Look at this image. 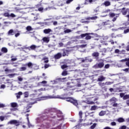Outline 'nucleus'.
Instances as JSON below:
<instances>
[{"label":"nucleus","mask_w":129,"mask_h":129,"mask_svg":"<svg viewBox=\"0 0 129 129\" xmlns=\"http://www.w3.org/2000/svg\"><path fill=\"white\" fill-rule=\"evenodd\" d=\"M63 99H64L66 101H68V102H71V103H73V104H74V105H75V106H78V102H77V100L74 99L73 97H69L63 98Z\"/></svg>","instance_id":"f257e3e1"},{"label":"nucleus","mask_w":129,"mask_h":129,"mask_svg":"<svg viewBox=\"0 0 129 129\" xmlns=\"http://www.w3.org/2000/svg\"><path fill=\"white\" fill-rule=\"evenodd\" d=\"M90 35H93V33H84V34H81L80 36H78V37L79 39H83V38H85V40H91L92 37Z\"/></svg>","instance_id":"f03ea898"},{"label":"nucleus","mask_w":129,"mask_h":129,"mask_svg":"<svg viewBox=\"0 0 129 129\" xmlns=\"http://www.w3.org/2000/svg\"><path fill=\"white\" fill-rule=\"evenodd\" d=\"M104 67V61L102 60V62H99L93 66V68L94 69H101Z\"/></svg>","instance_id":"7ed1b4c3"},{"label":"nucleus","mask_w":129,"mask_h":129,"mask_svg":"<svg viewBox=\"0 0 129 129\" xmlns=\"http://www.w3.org/2000/svg\"><path fill=\"white\" fill-rule=\"evenodd\" d=\"M8 123H10V124H15L16 126H19L20 125V122L17 120H11Z\"/></svg>","instance_id":"20e7f679"},{"label":"nucleus","mask_w":129,"mask_h":129,"mask_svg":"<svg viewBox=\"0 0 129 129\" xmlns=\"http://www.w3.org/2000/svg\"><path fill=\"white\" fill-rule=\"evenodd\" d=\"M120 97L123 98V100H126V99H129V94H126L124 95V93H121L119 94Z\"/></svg>","instance_id":"39448f33"},{"label":"nucleus","mask_w":129,"mask_h":129,"mask_svg":"<svg viewBox=\"0 0 129 129\" xmlns=\"http://www.w3.org/2000/svg\"><path fill=\"white\" fill-rule=\"evenodd\" d=\"M35 103H37V101H35L34 102H31L30 104H28L27 106L26 107V112H30V110L29 109L32 108V105H33V104H35Z\"/></svg>","instance_id":"423d86ee"},{"label":"nucleus","mask_w":129,"mask_h":129,"mask_svg":"<svg viewBox=\"0 0 129 129\" xmlns=\"http://www.w3.org/2000/svg\"><path fill=\"white\" fill-rule=\"evenodd\" d=\"M119 11H120V13H121L123 16H125V15L127 14V9L125 10V8L120 9Z\"/></svg>","instance_id":"0eeeda50"},{"label":"nucleus","mask_w":129,"mask_h":129,"mask_svg":"<svg viewBox=\"0 0 129 129\" xmlns=\"http://www.w3.org/2000/svg\"><path fill=\"white\" fill-rule=\"evenodd\" d=\"M67 87L68 88L70 89V88H73V87H75V85L73 83V82H68L67 83Z\"/></svg>","instance_id":"6e6552de"},{"label":"nucleus","mask_w":129,"mask_h":129,"mask_svg":"<svg viewBox=\"0 0 129 129\" xmlns=\"http://www.w3.org/2000/svg\"><path fill=\"white\" fill-rule=\"evenodd\" d=\"M61 57H62V54H61V53H60V52H58L56 54L54 55V58L56 60H57L58 59H60V58H61Z\"/></svg>","instance_id":"1a4fd4ad"},{"label":"nucleus","mask_w":129,"mask_h":129,"mask_svg":"<svg viewBox=\"0 0 129 129\" xmlns=\"http://www.w3.org/2000/svg\"><path fill=\"white\" fill-rule=\"evenodd\" d=\"M105 80V77H104L103 76H99L97 81L98 82H102V81H104Z\"/></svg>","instance_id":"9d476101"},{"label":"nucleus","mask_w":129,"mask_h":129,"mask_svg":"<svg viewBox=\"0 0 129 129\" xmlns=\"http://www.w3.org/2000/svg\"><path fill=\"white\" fill-rule=\"evenodd\" d=\"M39 46H36L34 44L31 45L30 47H28V49L29 50H35V49H36V48H39Z\"/></svg>","instance_id":"9b49d317"},{"label":"nucleus","mask_w":129,"mask_h":129,"mask_svg":"<svg viewBox=\"0 0 129 129\" xmlns=\"http://www.w3.org/2000/svg\"><path fill=\"white\" fill-rule=\"evenodd\" d=\"M52 32H53V31L50 28L45 29L43 30L44 34H49V33H52Z\"/></svg>","instance_id":"f8f14e48"},{"label":"nucleus","mask_w":129,"mask_h":129,"mask_svg":"<svg viewBox=\"0 0 129 129\" xmlns=\"http://www.w3.org/2000/svg\"><path fill=\"white\" fill-rule=\"evenodd\" d=\"M109 101L110 102H111V104H112V103H115V102H116V101H117V99H116V98L114 97H113L109 100Z\"/></svg>","instance_id":"ddd939ff"},{"label":"nucleus","mask_w":129,"mask_h":129,"mask_svg":"<svg viewBox=\"0 0 129 129\" xmlns=\"http://www.w3.org/2000/svg\"><path fill=\"white\" fill-rule=\"evenodd\" d=\"M46 84H47V81H43L42 82H41L38 83V85L39 86H45Z\"/></svg>","instance_id":"4468645a"},{"label":"nucleus","mask_w":129,"mask_h":129,"mask_svg":"<svg viewBox=\"0 0 129 129\" xmlns=\"http://www.w3.org/2000/svg\"><path fill=\"white\" fill-rule=\"evenodd\" d=\"M40 118V120H42L43 121V120H47V119H48V117L47 115H42L41 116Z\"/></svg>","instance_id":"2eb2a0df"},{"label":"nucleus","mask_w":129,"mask_h":129,"mask_svg":"<svg viewBox=\"0 0 129 129\" xmlns=\"http://www.w3.org/2000/svg\"><path fill=\"white\" fill-rule=\"evenodd\" d=\"M42 41H43V42H45V43H49V42H50V38L47 37H44L42 38Z\"/></svg>","instance_id":"dca6fc26"},{"label":"nucleus","mask_w":129,"mask_h":129,"mask_svg":"<svg viewBox=\"0 0 129 129\" xmlns=\"http://www.w3.org/2000/svg\"><path fill=\"white\" fill-rule=\"evenodd\" d=\"M70 52V50L68 49H63V52H62V56L63 57H65L66 56L67 54L69 53Z\"/></svg>","instance_id":"f3484780"},{"label":"nucleus","mask_w":129,"mask_h":129,"mask_svg":"<svg viewBox=\"0 0 129 129\" xmlns=\"http://www.w3.org/2000/svg\"><path fill=\"white\" fill-rule=\"evenodd\" d=\"M16 33V32H14V30L13 29H10L9 31H8V35L9 36H13V35H15V33Z\"/></svg>","instance_id":"a211bd4d"},{"label":"nucleus","mask_w":129,"mask_h":129,"mask_svg":"<svg viewBox=\"0 0 129 129\" xmlns=\"http://www.w3.org/2000/svg\"><path fill=\"white\" fill-rule=\"evenodd\" d=\"M92 57L97 58L98 57H99V53H98V52H95L92 54Z\"/></svg>","instance_id":"6ab92c4d"},{"label":"nucleus","mask_w":129,"mask_h":129,"mask_svg":"<svg viewBox=\"0 0 129 129\" xmlns=\"http://www.w3.org/2000/svg\"><path fill=\"white\" fill-rule=\"evenodd\" d=\"M16 97L18 99L21 98V95H23V93L22 92H19L18 93L16 94Z\"/></svg>","instance_id":"aec40b11"},{"label":"nucleus","mask_w":129,"mask_h":129,"mask_svg":"<svg viewBox=\"0 0 129 129\" xmlns=\"http://www.w3.org/2000/svg\"><path fill=\"white\" fill-rule=\"evenodd\" d=\"M103 5L105 7H109V6H110V2L109 1H105L103 4Z\"/></svg>","instance_id":"412c9836"},{"label":"nucleus","mask_w":129,"mask_h":129,"mask_svg":"<svg viewBox=\"0 0 129 129\" xmlns=\"http://www.w3.org/2000/svg\"><path fill=\"white\" fill-rule=\"evenodd\" d=\"M96 19H97V16L85 18V20H96Z\"/></svg>","instance_id":"4be33fe9"},{"label":"nucleus","mask_w":129,"mask_h":129,"mask_svg":"<svg viewBox=\"0 0 129 129\" xmlns=\"http://www.w3.org/2000/svg\"><path fill=\"white\" fill-rule=\"evenodd\" d=\"M118 122H124V119L122 117H119L116 120Z\"/></svg>","instance_id":"5701e85b"},{"label":"nucleus","mask_w":129,"mask_h":129,"mask_svg":"<svg viewBox=\"0 0 129 129\" xmlns=\"http://www.w3.org/2000/svg\"><path fill=\"white\" fill-rule=\"evenodd\" d=\"M105 113H106V111H101L99 113V116H103V115H105Z\"/></svg>","instance_id":"b1692460"},{"label":"nucleus","mask_w":129,"mask_h":129,"mask_svg":"<svg viewBox=\"0 0 129 129\" xmlns=\"http://www.w3.org/2000/svg\"><path fill=\"white\" fill-rule=\"evenodd\" d=\"M26 66H28V67H29V68H32L33 67V66H34V64L31 62H28V63H26L25 64Z\"/></svg>","instance_id":"393cba45"},{"label":"nucleus","mask_w":129,"mask_h":129,"mask_svg":"<svg viewBox=\"0 0 129 129\" xmlns=\"http://www.w3.org/2000/svg\"><path fill=\"white\" fill-rule=\"evenodd\" d=\"M1 51L3 53H8V48L6 47H2Z\"/></svg>","instance_id":"a878e982"},{"label":"nucleus","mask_w":129,"mask_h":129,"mask_svg":"<svg viewBox=\"0 0 129 129\" xmlns=\"http://www.w3.org/2000/svg\"><path fill=\"white\" fill-rule=\"evenodd\" d=\"M17 75V74H9L8 75V77H9V78H13L15 77Z\"/></svg>","instance_id":"bb28decb"},{"label":"nucleus","mask_w":129,"mask_h":129,"mask_svg":"<svg viewBox=\"0 0 129 129\" xmlns=\"http://www.w3.org/2000/svg\"><path fill=\"white\" fill-rule=\"evenodd\" d=\"M110 21H109V20H108L106 22H104L102 23V25H103L104 26H106L107 25H110Z\"/></svg>","instance_id":"cd10ccee"},{"label":"nucleus","mask_w":129,"mask_h":129,"mask_svg":"<svg viewBox=\"0 0 129 129\" xmlns=\"http://www.w3.org/2000/svg\"><path fill=\"white\" fill-rule=\"evenodd\" d=\"M98 85L100 86V87H104V86H105V83L99 82Z\"/></svg>","instance_id":"c85d7f7f"},{"label":"nucleus","mask_w":129,"mask_h":129,"mask_svg":"<svg viewBox=\"0 0 129 129\" xmlns=\"http://www.w3.org/2000/svg\"><path fill=\"white\" fill-rule=\"evenodd\" d=\"M42 60L44 61V63H48V62H49V59H48V57H43Z\"/></svg>","instance_id":"c756f323"},{"label":"nucleus","mask_w":129,"mask_h":129,"mask_svg":"<svg viewBox=\"0 0 129 129\" xmlns=\"http://www.w3.org/2000/svg\"><path fill=\"white\" fill-rule=\"evenodd\" d=\"M26 30L28 32H30V31H32L33 30V28H32V27H31L30 26H28L26 27Z\"/></svg>","instance_id":"7c9ffc66"},{"label":"nucleus","mask_w":129,"mask_h":129,"mask_svg":"<svg viewBox=\"0 0 129 129\" xmlns=\"http://www.w3.org/2000/svg\"><path fill=\"white\" fill-rule=\"evenodd\" d=\"M72 32V30L71 29H66L64 31V34H68V33H71Z\"/></svg>","instance_id":"2f4dec72"},{"label":"nucleus","mask_w":129,"mask_h":129,"mask_svg":"<svg viewBox=\"0 0 129 129\" xmlns=\"http://www.w3.org/2000/svg\"><path fill=\"white\" fill-rule=\"evenodd\" d=\"M96 109H97V106H92L91 108V110H96Z\"/></svg>","instance_id":"473e14b6"},{"label":"nucleus","mask_w":129,"mask_h":129,"mask_svg":"<svg viewBox=\"0 0 129 129\" xmlns=\"http://www.w3.org/2000/svg\"><path fill=\"white\" fill-rule=\"evenodd\" d=\"M97 124L96 123H93V124L91 126L90 128H91V129H94V128H95V127H96Z\"/></svg>","instance_id":"72a5a7b5"},{"label":"nucleus","mask_w":129,"mask_h":129,"mask_svg":"<svg viewBox=\"0 0 129 129\" xmlns=\"http://www.w3.org/2000/svg\"><path fill=\"white\" fill-rule=\"evenodd\" d=\"M11 106L12 107H17V106H18V104H17V103H12Z\"/></svg>","instance_id":"f704fd0d"},{"label":"nucleus","mask_w":129,"mask_h":129,"mask_svg":"<svg viewBox=\"0 0 129 129\" xmlns=\"http://www.w3.org/2000/svg\"><path fill=\"white\" fill-rule=\"evenodd\" d=\"M43 26H50V22H43Z\"/></svg>","instance_id":"c9c22d12"},{"label":"nucleus","mask_w":129,"mask_h":129,"mask_svg":"<svg viewBox=\"0 0 129 129\" xmlns=\"http://www.w3.org/2000/svg\"><path fill=\"white\" fill-rule=\"evenodd\" d=\"M109 16L110 18H113L114 17H115V14L110 13L109 14Z\"/></svg>","instance_id":"e433bc0d"},{"label":"nucleus","mask_w":129,"mask_h":129,"mask_svg":"<svg viewBox=\"0 0 129 129\" xmlns=\"http://www.w3.org/2000/svg\"><path fill=\"white\" fill-rule=\"evenodd\" d=\"M68 74V73H67V71H63L62 72L61 75L62 76H66Z\"/></svg>","instance_id":"4c0bfd02"},{"label":"nucleus","mask_w":129,"mask_h":129,"mask_svg":"<svg viewBox=\"0 0 129 129\" xmlns=\"http://www.w3.org/2000/svg\"><path fill=\"white\" fill-rule=\"evenodd\" d=\"M3 15L4 17H10V13H9L8 12L5 13Z\"/></svg>","instance_id":"58836bf2"},{"label":"nucleus","mask_w":129,"mask_h":129,"mask_svg":"<svg viewBox=\"0 0 129 129\" xmlns=\"http://www.w3.org/2000/svg\"><path fill=\"white\" fill-rule=\"evenodd\" d=\"M25 70H27L26 67H22L20 68V71H25Z\"/></svg>","instance_id":"ea45409f"},{"label":"nucleus","mask_w":129,"mask_h":129,"mask_svg":"<svg viewBox=\"0 0 129 129\" xmlns=\"http://www.w3.org/2000/svg\"><path fill=\"white\" fill-rule=\"evenodd\" d=\"M67 67H68V66L66 64H63L62 66H61V69H65L67 68Z\"/></svg>","instance_id":"a19ab883"},{"label":"nucleus","mask_w":129,"mask_h":129,"mask_svg":"<svg viewBox=\"0 0 129 129\" xmlns=\"http://www.w3.org/2000/svg\"><path fill=\"white\" fill-rule=\"evenodd\" d=\"M7 117V116H1V121H4V120H5V118Z\"/></svg>","instance_id":"79ce46f5"},{"label":"nucleus","mask_w":129,"mask_h":129,"mask_svg":"<svg viewBox=\"0 0 129 129\" xmlns=\"http://www.w3.org/2000/svg\"><path fill=\"white\" fill-rule=\"evenodd\" d=\"M111 125H112V126H114L115 125H116V122H114V121H113V122H111V123H110Z\"/></svg>","instance_id":"37998d69"},{"label":"nucleus","mask_w":129,"mask_h":129,"mask_svg":"<svg viewBox=\"0 0 129 129\" xmlns=\"http://www.w3.org/2000/svg\"><path fill=\"white\" fill-rule=\"evenodd\" d=\"M79 114L80 118H82V114H83L82 111H80L79 113Z\"/></svg>","instance_id":"c03bdc74"},{"label":"nucleus","mask_w":129,"mask_h":129,"mask_svg":"<svg viewBox=\"0 0 129 129\" xmlns=\"http://www.w3.org/2000/svg\"><path fill=\"white\" fill-rule=\"evenodd\" d=\"M112 106L113 107H117L118 104L116 102L113 103Z\"/></svg>","instance_id":"a18cd8bd"},{"label":"nucleus","mask_w":129,"mask_h":129,"mask_svg":"<svg viewBox=\"0 0 129 129\" xmlns=\"http://www.w3.org/2000/svg\"><path fill=\"white\" fill-rule=\"evenodd\" d=\"M105 85H110L111 84H112V83H111V82H106L105 83Z\"/></svg>","instance_id":"49530a36"},{"label":"nucleus","mask_w":129,"mask_h":129,"mask_svg":"<svg viewBox=\"0 0 129 129\" xmlns=\"http://www.w3.org/2000/svg\"><path fill=\"white\" fill-rule=\"evenodd\" d=\"M10 17H11V18H16V15L14 14V13H11L10 15Z\"/></svg>","instance_id":"de8ad7c7"},{"label":"nucleus","mask_w":129,"mask_h":129,"mask_svg":"<svg viewBox=\"0 0 129 129\" xmlns=\"http://www.w3.org/2000/svg\"><path fill=\"white\" fill-rule=\"evenodd\" d=\"M5 72H12V70H9V69L7 68L5 70Z\"/></svg>","instance_id":"09e8293b"},{"label":"nucleus","mask_w":129,"mask_h":129,"mask_svg":"<svg viewBox=\"0 0 129 129\" xmlns=\"http://www.w3.org/2000/svg\"><path fill=\"white\" fill-rule=\"evenodd\" d=\"M128 32H129V29H127L124 30L123 33L127 34V33H128Z\"/></svg>","instance_id":"8fccbe9b"},{"label":"nucleus","mask_w":129,"mask_h":129,"mask_svg":"<svg viewBox=\"0 0 129 129\" xmlns=\"http://www.w3.org/2000/svg\"><path fill=\"white\" fill-rule=\"evenodd\" d=\"M128 71H129V68H126L122 70V71H124V72H126V73L128 72Z\"/></svg>","instance_id":"3c124183"},{"label":"nucleus","mask_w":129,"mask_h":129,"mask_svg":"<svg viewBox=\"0 0 129 129\" xmlns=\"http://www.w3.org/2000/svg\"><path fill=\"white\" fill-rule=\"evenodd\" d=\"M87 46V44H82L80 46V48H85Z\"/></svg>","instance_id":"603ef678"},{"label":"nucleus","mask_w":129,"mask_h":129,"mask_svg":"<svg viewBox=\"0 0 129 129\" xmlns=\"http://www.w3.org/2000/svg\"><path fill=\"white\" fill-rule=\"evenodd\" d=\"M44 10V8H43V7H40L39 8H38V11L39 12H43V10Z\"/></svg>","instance_id":"864d4df0"},{"label":"nucleus","mask_w":129,"mask_h":129,"mask_svg":"<svg viewBox=\"0 0 129 129\" xmlns=\"http://www.w3.org/2000/svg\"><path fill=\"white\" fill-rule=\"evenodd\" d=\"M74 0H67L66 1V4H70L71 3H72V2H73Z\"/></svg>","instance_id":"5fc2aeb1"},{"label":"nucleus","mask_w":129,"mask_h":129,"mask_svg":"<svg viewBox=\"0 0 129 129\" xmlns=\"http://www.w3.org/2000/svg\"><path fill=\"white\" fill-rule=\"evenodd\" d=\"M114 52L116 54H118V53H119V49H115Z\"/></svg>","instance_id":"6e6d98bb"},{"label":"nucleus","mask_w":129,"mask_h":129,"mask_svg":"<svg viewBox=\"0 0 129 129\" xmlns=\"http://www.w3.org/2000/svg\"><path fill=\"white\" fill-rule=\"evenodd\" d=\"M105 69H108L109 68V64H107L105 65Z\"/></svg>","instance_id":"4d7b16f0"},{"label":"nucleus","mask_w":129,"mask_h":129,"mask_svg":"<svg viewBox=\"0 0 129 129\" xmlns=\"http://www.w3.org/2000/svg\"><path fill=\"white\" fill-rule=\"evenodd\" d=\"M88 104H95V103L93 101L88 102Z\"/></svg>","instance_id":"13d9d810"},{"label":"nucleus","mask_w":129,"mask_h":129,"mask_svg":"<svg viewBox=\"0 0 129 129\" xmlns=\"http://www.w3.org/2000/svg\"><path fill=\"white\" fill-rule=\"evenodd\" d=\"M82 23L83 24H89V21H82Z\"/></svg>","instance_id":"bf43d9fd"},{"label":"nucleus","mask_w":129,"mask_h":129,"mask_svg":"<svg viewBox=\"0 0 129 129\" xmlns=\"http://www.w3.org/2000/svg\"><path fill=\"white\" fill-rule=\"evenodd\" d=\"M18 79L19 81H22L23 80V78H21V77H18Z\"/></svg>","instance_id":"052dcab7"},{"label":"nucleus","mask_w":129,"mask_h":129,"mask_svg":"<svg viewBox=\"0 0 129 129\" xmlns=\"http://www.w3.org/2000/svg\"><path fill=\"white\" fill-rule=\"evenodd\" d=\"M20 33H16V34H15V37H16V38H18V37H19V36H20Z\"/></svg>","instance_id":"680f3d73"},{"label":"nucleus","mask_w":129,"mask_h":129,"mask_svg":"<svg viewBox=\"0 0 129 129\" xmlns=\"http://www.w3.org/2000/svg\"><path fill=\"white\" fill-rule=\"evenodd\" d=\"M121 129H126V126L122 125L121 126Z\"/></svg>","instance_id":"e2e57ef3"},{"label":"nucleus","mask_w":129,"mask_h":129,"mask_svg":"<svg viewBox=\"0 0 129 129\" xmlns=\"http://www.w3.org/2000/svg\"><path fill=\"white\" fill-rule=\"evenodd\" d=\"M49 64H45V65H44V68L46 69H47V68H48V67H49Z\"/></svg>","instance_id":"0e129e2a"},{"label":"nucleus","mask_w":129,"mask_h":129,"mask_svg":"<svg viewBox=\"0 0 129 129\" xmlns=\"http://www.w3.org/2000/svg\"><path fill=\"white\" fill-rule=\"evenodd\" d=\"M61 125H59L58 126H57L56 128H55V129H61Z\"/></svg>","instance_id":"69168bd1"},{"label":"nucleus","mask_w":129,"mask_h":129,"mask_svg":"<svg viewBox=\"0 0 129 129\" xmlns=\"http://www.w3.org/2000/svg\"><path fill=\"white\" fill-rule=\"evenodd\" d=\"M125 65H126L127 67H129V61H126L125 62Z\"/></svg>","instance_id":"338daca9"},{"label":"nucleus","mask_w":129,"mask_h":129,"mask_svg":"<svg viewBox=\"0 0 129 129\" xmlns=\"http://www.w3.org/2000/svg\"><path fill=\"white\" fill-rule=\"evenodd\" d=\"M103 129H111V128L108 126H106Z\"/></svg>","instance_id":"774afa93"}]
</instances>
